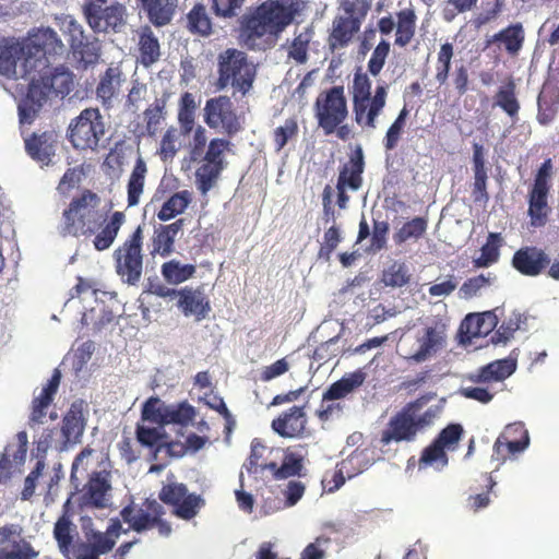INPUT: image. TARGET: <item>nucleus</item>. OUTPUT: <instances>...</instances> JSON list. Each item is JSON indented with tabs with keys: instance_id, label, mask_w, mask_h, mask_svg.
<instances>
[{
	"instance_id": "f03ea898",
	"label": "nucleus",
	"mask_w": 559,
	"mask_h": 559,
	"mask_svg": "<svg viewBox=\"0 0 559 559\" xmlns=\"http://www.w3.org/2000/svg\"><path fill=\"white\" fill-rule=\"evenodd\" d=\"M304 0H265L240 21V36L247 46H273L281 34L306 10Z\"/></svg>"
},
{
	"instance_id": "338daca9",
	"label": "nucleus",
	"mask_w": 559,
	"mask_h": 559,
	"mask_svg": "<svg viewBox=\"0 0 559 559\" xmlns=\"http://www.w3.org/2000/svg\"><path fill=\"white\" fill-rule=\"evenodd\" d=\"M478 0H447L442 8V19L452 22L459 14L472 11Z\"/></svg>"
},
{
	"instance_id": "6ab92c4d",
	"label": "nucleus",
	"mask_w": 559,
	"mask_h": 559,
	"mask_svg": "<svg viewBox=\"0 0 559 559\" xmlns=\"http://www.w3.org/2000/svg\"><path fill=\"white\" fill-rule=\"evenodd\" d=\"M498 324L493 312L469 313L460 326L462 343L471 344L474 338L487 336Z\"/></svg>"
},
{
	"instance_id": "37998d69",
	"label": "nucleus",
	"mask_w": 559,
	"mask_h": 559,
	"mask_svg": "<svg viewBox=\"0 0 559 559\" xmlns=\"http://www.w3.org/2000/svg\"><path fill=\"white\" fill-rule=\"evenodd\" d=\"M192 201V193L188 190H182L174 193L167 201L164 202L157 213V218L162 222H167L177 215L183 213Z\"/></svg>"
},
{
	"instance_id": "c756f323",
	"label": "nucleus",
	"mask_w": 559,
	"mask_h": 559,
	"mask_svg": "<svg viewBox=\"0 0 559 559\" xmlns=\"http://www.w3.org/2000/svg\"><path fill=\"white\" fill-rule=\"evenodd\" d=\"M313 25H308L301 31L296 29L292 40H287L285 49L287 58L294 60L296 64H306L309 60L310 43L314 37Z\"/></svg>"
},
{
	"instance_id": "423d86ee",
	"label": "nucleus",
	"mask_w": 559,
	"mask_h": 559,
	"mask_svg": "<svg viewBox=\"0 0 559 559\" xmlns=\"http://www.w3.org/2000/svg\"><path fill=\"white\" fill-rule=\"evenodd\" d=\"M255 73V67L243 51L229 48L218 56L217 87L221 90L230 85L246 95L252 88Z\"/></svg>"
},
{
	"instance_id": "e433bc0d",
	"label": "nucleus",
	"mask_w": 559,
	"mask_h": 559,
	"mask_svg": "<svg viewBox=\"0 0 559 559\" xmlns=\"http://www.w3.org/2000/svg\"><path fill=\"white\" fill-rule=\"evenodd\" d=\"M135 438L142 447L153 450L154 456L164 448H167L168 452L173 453L174 447L178 445V443L174 442L166 443L164 441L165 433L162 432L159 428L146 427L143 423L136 424ZM179 447H181V444H179Z\"/></svg>"
},
{
	"instance_id": "a211bd4d",
	"label": "nucleus",
	"mask_w": 559,
	"mask_h": 559,
	"mask_svg": "<svg viewBox=\"0 0 559 559\" xmlns=\"http://www.w3.org/2000/svg\"><path fill=\"white\" fill-rule=\"evenodd\" d=\"M82 493L85 506L94 508L106 507L107 496L111 491V474L109 471H92L87 474V480L78 489Z\"/></svg>"
},
{
	"instance_id": "2eb2a0df",
	"label": "nucleus",
	"mask_w": 559,
	"mask_h": 559,
	"mask_svg": "<svg viewBox=\"0 0 559 559\" xmlns=\"http://www.w3.org/2000/svg\"><path fill=\"white\" fill-rule=\"evenodd\" d=\"M19 78L28 80L27 92L17 106L19 119L22 124H31L51 93L46 82L40 78V72L25 75L19 72Z\"/></svg>"
},
{
	"instance_id": "052dcab7",
	"label": "nucleus",
	"mask_w": 559,
	"mask_h": 559,
	"mask_svg": "<svg viewBox=\"0 0 559 559\" xmlns=\"http://www.w3.org/2000/svg\"><path fill=\"white\" fill-rule=\"evenodd\" d=\"M195 416V408L187 401L176 405H167L166 425L176 424L181 426L189 425Z\"/></svg>"
},
{
	"instance_id": "5fc2aeb1",
	"label": "nucleus",
	"mask_w": 559,
	"mask_h": 559,
	"mask_svg": "<svg viewBox=\"0 0 559 559\" xmlns=\"http://www.w3.org/2000/svg\"><path fill=\"white\" fill-rule=\"evenodd\" d=\"M370 452L367 448H357L341 462L343 468L348 471V478L362 473L372 464L373 459L370 457Z\"/></svg>"
},
{
	"instance_id": "6e6552de",
	"label": "nucleus",
	"mask_w": 559,
	"mask_h": 559,
	"mask_svg": "<svg viewBox=\"0 0 559 559\" xmlns=\"http://www.w3.org/2000/svg\"><path fill=\"white\" fill-rule=\"evenodd\" d=\"M105 132V122L99 109L90 107L71 120L68 140L75 150L96 151Z\"/></svg>"
},
{
	"instance_id": "de8ad7c7",
	"label": "nucleus",
	"mask_w": 559,
	"mask_h": 559,
	"mask_svg": "<svg viewBox=\"0 0 559 559\" xmlns=\"http://www.w3.org/2000/svg\"><path fill=\"white\" fill-rule=\"evenodd\" d=\"M364 170V157L360 148L357 150L356 156L352 157L348 164L341 169L338 179L344 178V187L357 190L361 186V174Z\"/></svg>"
},
{
	"instance_id": "4d7b16f0",
	"label": "nucleus",
	"mask_w": 559,
	"mask_h": 559,
	"mask_svg": "<svg viewBox=\"0 0 559 559\" xmlns=\"http://www.w3.org/2000/svg\"><path fill=\"white\" fill-rule=\"evenodd\" d=\"M302 471L304 456L298 453L286 452L281 466L274 473V478L281 480L295 476L301 477L305 476Z\"/></svg>"
},
{
	"instance_id": "2f4dec72",
	"label": "nucleus",
	"mask_w": 559,
	"mask_h": 559,
	"mask_svg": "<svg viewBox=\"0 0 559 559\" xmlns=\"http://www.w3.org/2000/svg\"><path fill=\"white\" fill-rule=\"evenodd\" d=\"M40 78L46 82L50 93L66 96L73 88V74L63 66L51 68L47 63L44 70H38Z\"/></svg>"
},
{
	"instance_id": "f704fd0d",
	"label": "nucleus",
	"mask_w": 559,
	"mask_h": 559,
	"mask_svg": "<svg viewBox=\"0 0 559 559\" xmlns=\"http://www.w3.org/2000/svg\"><path fill=\"white\" fill-rule=\"evenodd\" d=\"M122 82V71L118 67H108L100 75L96 87V96L104 107L110 108Z\"/></svg>"
},
{
	"instance_id": "ea45409f",
	"label": "nucleus",
	"mask_w": 559,
	"mask_h": 559,
	"mask_svg": "<svg viewBox=\"0 0 559 559\" xmlns=\"http://www.w3.org/2000/svg\"><path fill=\"white\" fill-rule=\"evenodd\" d=\"M73 524L66 515H62L55 523L53 537L60 552L68 559L76 554V542L73 540Z\"/></svg>"
},
{
	"instance_id": "864d4df0",
	"label": "nucleus",
	"mask_w": 559,
	"mask_h": 559,
	"mask_svg": "<svg viewBox=\"0 0 559 559\" xmlns=\"http://www.w3.org/2000/svg\"><path fill=\"white\" fill-rule=\"evenodd\" d=\"M195 266L181 264L177 260H170L162 265V275L169 284H180L193 276Z\"/></svg>"
},
{
	"instance_id": "aec40b11",
	"label": "nucleus",
	"mask_w": 559,
	"mask_h": 559,
	"mask_svg": "<svg viewBox=\"0 0 559 559\" xmlns=\"http://www.w3.org/2000/svg\"><path fill=\"white\" fill-rule=\"evenodd\" d=\"M177 307L186 317L193 316L198 321L205 319L211 311L210 300L203 290L190 286L179 289Z\"/></svg>"
},
{
	"instance_id": "20e7f679",
	"label": "nucleus",
	"mask_w": 559,
	"mask_h": 559,
	"mask_svg": "<svg viewBox=\"0 0 559 559\" xmlns=\"http://www.w3.org/2000/svg\"><path fill=\"white\" fill-rule=\"evenodd\" d=\"M352 94L355 122L362 129H376L377 119L386 105L388 86L378 85L371 95V80L358 69L354 74Z\"/></svg>"
},
{
	"instance_id": "393cba45",
	"label": "nucleus",
	"mask_w": 559,
	"mask_h": 559,
	"mask_svg": "<svg viewBox=\"0 0 559 559\" xmlns=\"http://www.w3.org/2000/svg\"><path fill=\"white\" fill-rule=\"evenodd\" d=\"M25 151L32 159L48 165L55 155L56 134L52 131L33 132L24 139Z\"/></svg>"
},
{
	"instance_id": "49530a36",
	"label": "nucleus",
	"mask_w": 559,
	"mask_h": 559,
	"mask_svg": "<svg viewBox=\"0 0 559 559\" xmlns=\"http://www.w3.org/2000/svg\"><path fill=\"white\" fill-rule=\"evenodd\" d=\"M515 82L510 79L496 93L495 102L508 116L515 117L520 110Z\"/></svg>"
},
{
	"instance_id": "69168bd1",
	"label": "nucleus",
	"mask_w": 559,
	"mask_h": 559,
	"mask_svg": "<svg viewBox=\"0 0 559 559\" xmlns=\"http://www.w3.org/2000/svg\"><path fill=\"white\" fill-rule=\"evenodd\" d=\"M391 45L388 40L382 39L373 49L368 61V71L372 76L379 75L385 64V60L390 53Z\"/></svg>"
},
{
	"instance_id": "a19ab883",
	"label": "nucleus",
	"mask_w": 559,
	"mask_h": 559,
	"mask_svg": "<svg viewBox=\"0 0 559 559\" xmlns=\"http://www.w3.org/2000/svg\"><path fill=\"white\" fill-rule=\"evenodd\" d=\"M496 41L503 44L510 55H516L524 43V29L522 24H512L496 33L491 38L487 39V47Z\"/></svg>"
},
{
	"instance_id": "9b49d317",
	"label": "nucleus",
	"mask_w": 559,
	"mask_h": 559,
	"mask_svg": "<svg viewBox=\"0 0 559 559\" xmlns=\"http://www.w3.org/2000/svg\"><path fill=\"white\" fill-rule=\"evenodd\" d=\"M445 338L442 325L426 326L416 335H407L402 338L403 357L408 362H425L443 348Z\"/></svg>"
},
{
	"instance_id": "9d476101",
	"label": "nucleus",
	"mask_w": 559,
	"mask_h": 559,
	"mask_svg": "<svg viewBox=\"0 0 559 559\" xmlns=\"http://www.w3.org/2000/svg\"><path fill=\"white\" fill-rule=\"evenodd\" d=\"M143 227L134 231L114 251L117 274L129 285H135L143 273Z\"/></svg>"
},
{
	"instance_id": "79ce46f5",
	"label": "nucleus",
	"mask_w": 559,
	"mask_h": 559,
	"mask_svg": "<svg viewBox=\"0 0 559 559\" xmlns=\"http://www.w3.org/2000/svg\"><path fill=\"white\" fill-rule=\"evenodd\" d=\"M147 174L146 163L142 157H138L127 185L128 206H135L140 202V197L144 190L145 177Z\"/></svg>"
},
{
	"instance_id": "3c124183",
	"label": "nucleus",
	"mask_w": 559,
	"mask_h": 559,
	"mask_svg": "<svg viewBox=\"0 0 559 559\" xmlns=\"http://www.w3.org/2000/svg\"><path fill=\"white\" fill-rule=\"evenodd\" d=\"M428 222L424 217H414L407 221L393 235L395 245H402L408 240L420 239L427 230Z\"/></svg>"
},
{
	"instance_id": "7ed1b4c3",
	"label": "nucleus",
	"mask_w": 559,
	"mask_h": 559,
	"mask_svg": "<svg viewBox=\"0 0 559 559\" xmlns=\"http://www.w3.org/2000/svg\"><path fill=\"white\" fill-rule=\"evenodd\" d=\"M431 399L430 395H423L408 402L392 415L380 433L379 443L381 448L389 447L392 443L414 442L419 433L430 427L437 417V408L423 409Z\"/></svg>"
},
{
	"instance_id": "e2e57ef3",
	"label": "nucleus",
	"mask_w": 559,
	"mask_h": 559,
	"mask_svg": "<svg viewBox=\"0 0 559 559\" xmlns=\"http://www.w3.org/2000/svg\"><path fill=\"white\" fill-rule=\"evenodd\" d=\"M411 274L408 267L404 263L394 262L389 265L383 272L381 281L385 286L403 287L408 284Z\"/></svg>"
},
{
	"instance_id": "0eeeda50",
	"label": "nucleus",
	"mask_w": 559,
	"mask_h": 559,
	"mask_svg": "<svg viewBox=\"0 0 559 559\" xmlns=\"http://www.w3.org/2000/svg\"><path fill=\"white\" fill-rule=\"evenodd\" d=\"M164 514V507L155 499L150 498L139 504H128L120 511L121 519L129 524L130 530L142 533L157 528L160 536L168 537L173 527L168 521L163 519Z\"/></svg>"
},
{
	"instance_id": "dca6fc26",
	"label": "nucleus",
	"mask_w": 559,
	"mask_h": 559,
	"mask_svg": "<svg viewBox=\"0 0 559 559\" xmlns=\"http://www.w3.org/2000/svg\"><path fill=\"white\" fill-rule=\"evenodd\" d=\"M85 19L95 32H117L126 24V7L114 3L106 8L88 2L83 7Z\"/></svg>"
},
{
	"instance_id": "5701e85b",
	"label": "nucleus",
	"mask_w": 559,
	"mask_h": 559,
	"mask_svg": "<svg viewBox=\"0 0 559 559\" xmlns=\"http://www.w3.org/2000/svg\"><path fill=\"white\" fill-rule=\"evenodd\" d=\"M25 50L20 41L0 38V74L9 79H19Z\"/></svg>"
},
{
	"instance_id": "09e8293b",
	"label": "nucleus",
	"mask_w": 559,
	"mask_h": 559,
	"mask_svg": "<svg viewBox=\"0 0 559 559\" xmlns=\"http://www.w3.org/2000/svg\"><path fill=\"white\" fill-rule=\"evenodd\" d=\"M84 419L81 412L70 409L62 420V436L66 443L75 444L81 441L84 432Z\"/></svg>"
},
{
	"instance_id": "412c9836",
	"label": "nucleus",
	"mask_w": 559,
	"mask_h": 559,
	"mask_svg": "<svg viewBox=\"0 0 559 559\" xmlns=\"http://www.w3.org/2000/svg\"><path fill=\"white\" fill-rule=\"evenodd\" d=\"M307 424L304 407L293 406L272 420V429L283 438H298L302 436Z\"/></svg>"
},
{
	"instance_id": "c9c22d12",
	"label": "nucleus",
	"mask_w": 559,
	"mask_h": 559,
	"mask_svg": "<svg viewBox=\"0 0 559 559\" xmlns=\"http://www.w3.org/2000/svg\"><path fill=\"white\" fill-rule=\"evenodd\" d=\"M116 545L114 537L105 532L92 531L86 535V542H76V552H82L88 557L99 558L108 554Z\"/></svg>"
},
{
	"instance_id": "58836bf2",
	"label": "nucleus",
	"mask_w": 559,
	"mask_h": 559,
	"mask_svg": "<svg viewBox=\"0 0 559 559\" xmlns=\"http://www.w3.org/2000/svg\"><path fill=\"white\" fill-rule=\"evenodd\" d=\"M366 379L361 370H357L342 377L338 381L332 383L323 394L324 401H333L345 397L347 394L359 388Z\"/></svg>"
},
{
	"instance_id": "f8f14e48",
	"label": "nucleus",
	"mask_w": 559,
	"mask_h": 559,
	"mask_svg": "<svg viewBox=\"0 0 559 559\" xmlns=\"http://www.w3.org/2000/svg\"><path fill=\"white\" fill-rule=\"evenodd\" d=\"M59 29L68 36L73 57L85 67L98 61L100 45L95 36L84 34L82 25L71 15L56 16Z\"/></svg>"
},
{
	"instance_id": "39448f33",
	"label": "nucleus",
	"mask_w": 559,
	"mask_h": 559,
	"mask_svg": "<svg viewBox=\"0 0 559 559\" xmlns=\"http://www.w3.org/2000/svg\"><path fill=\"white\" fill-rule=\"evenodd\" d=\"M22 45L25 50L20 71L22 75L44 70L49 63L48 56H61L64 52L62 40L50 27L34 28Z\"/></svg>"
},
{
	"instance_id": "f3484780",
	"label": "nucleus",
	"mask_w": 559,
	"mask_h": 559,
	"mask_svg": "<svg viewBox=\"0 0 559 559\" xmlns=\"http://www.w3.org/2000/svg\"><path fill=\"white\" fill-rule=\"evenodd\" d=\"M550 257L542 248L536 246H524L516 250L512 257L511 264L520 274L536 277L544 273L549 266Z\"/></svg>"
},
{
	"instance_id": "ddd939ff",
	"label": "nucleus",
	"mask_w": 559,
	"mask_h": 559,
	"mask_svg": "<svg viewBox=\"0 0 559 559\" xmlns=\"http://www.w3.org/2000/svg\"><path fill=\"white\" fill-rule=\"evenodd\" d=\"M158 499L173 508V515L185 521L194 519L205 506V501L200 495L190 493L185 484L176 480L163 484Z\"/></svg>"
},
{
	"instance_id": "cd10ccee",
	"label": "nucleus",
	"mask_w": 559,
	"mask_h": 559,
	"mask_svg": "<svg viewBox=\"0 0 559 559\" xmlns=\"http://www.w3.org/2000/svg\"><path fill=\"white\" fill-rule=\"evenodd\" d=\"M472 163L474 171V201L487 202L489 200L487 192L488 168L486 167L484 146L479 143L473 144Z\"/></svg>"
},
{
	"instance_id": "7c9ffc66",
	"label": "nucleus",
	"mask_w": 559,
	"mask_h": 559,
	"mask_svg": "<svg viewBox=\"0 0 559 559\" xmlns=\"http://www.w3.org/2000/svg\"><path fill=\"white\" fill-rule=\"evenodd\" d=\"M139 3L148 21L153 25L162 27L171 22L178 0H139Z\"/></svg>"
},
{
	"instance_id": "473e14b6",
	"label": "nucleus",
	"mask_w": 559,
	"mask_h": 559,
	"mask_svg": "<svg viewBox=\"0 0 559 559\" xmlns=\"http://www.w3.org/2000/svg\"><path fill=\"white\" fill-rule=\"evenodd\" d=\"M167 97L154 99L143 111L144 127L141 135L155 136L160 130L167 116Z\"/></svg>"
},
{
	"instance_id": "bf43d9fd",
	"label": "nucleus",
	"mask_w": 559,
	"mask_h": 559,
	"mask_svg": "<svg viewBox=\"0 0 559 559\" xmlns=\"http://www.w3.org/2000/svg\"><path fill=\"white\" fill-rule=\"evenodd\" d=\"M94 454L95 450L91 447H86L74 457L71 466L70 480L75 489H79L82 477L87 474Z\"/></svg>"
},
{
	"instance_id": "0e129e2a",
	"label": "nucleus",
	"mask_w": 559,
	"mask_h": 559,
	"mask_svg": "<svg viewBox=\"0 0 559 559\" xmlns=\"http://www.w3.org/2000/svg\"><path fill=\"white\" fill-rule=\"evenodd\" d=\"M454 56V48L451 43L441 45L437 57L436 80L439 84H444L448 81L449 72L451 69V61Z\"/></svg>"
},
{
	"instance_id": "4c0bfd02",
	"label": "nucleus",
	"mask_w": 559,
	"mask_h": 559,
	"mask_svg": "<svg viewBox=\"0 0 559 559\" xmlns=\"http://www.w3.org/2000/svg\"><path fill=\"white\" fill-rule=\"evenodd\" d=\"M417 16L413 9H404L396 13V32L394 45L401 48L408 46L416 34Z\"/></svg>"
},
{
	"instance_id": "72a5a7b5",
	"label": "nucleus",
	"mask_w": 559,
	"mask_h": 559,
	"mask_svg": "<svg viewBox=\"0 0 559 559\" xmlns=\"http://www.w3.org/2000/svg\"><path fill=\"white\" fill-rule=\"evenodd\" d=\"M138 46L139 61L143 67L150 68L159 60L160 45L150 26H143L139 31Z\"/></svg>"
},
{
	"instance_id": "c03bdc74",
	"label": "nucleus",
	"mask_w": 559,
	"mask_h": 559,
	"mask_svg": "<svg viewBox=\"0 0 559 559\" xmlns=\"http://www.w3.org/2000/svg\"><path fill=\"white\" fill-rule=\"evenodd\" d=\"M187 26L192 34L209 36L212 33V20L207 13L206 7L197 3L187 14Z\"/></svg>"
},
{
	"instance_id": "1a4fd4ad",
	"label": "nucleus",
	"mask_w": 559,
	"mask_h": 559,
	"mask_svg": "<svg viewBox=\"0 0 559 559\" xmlns=\"http://www.w3.org/2000/svg\"><path fill=\"white\" fill-rule=\"evenodd\" d=\"M314 116L325 135L334 133L348 117L347 99L343 85L322 91L314 102Z\"/></svg>"
},
{
	"instance_id": "a878e982",
	"label": "nucleus",
	"mask_w": 559,
	"mask_h": 559,
	"mask_svg": "<svg viewBox=\"0 0 559 559\" xmlns=\"http://www.w3.org/2000/svg\"><path fill=\"white\" fill-rule=\"evenodd\" d=\"M182 227V218L171 224L156 227L151 238V255L159 254L163 258L170 255L174 252L175 239Z\"/></svg>"
},
{
	"instance_id": "680f3d73",
	"label": "nucleus",
	"mask_w": 559,
	"mask_h": 559,
	"mask_svg": "<svg viewBox=\"0 0 559 559\" xmlns=\"http://www.w3.org/2000/svg\"><path fill=\"white\" fill-rule=\"evenodd\" d=\"M408 116V109L404 106L399 112L395 120L386 130V133L383 139V146L385 151H393L401 140V136L404 132V128L406 126V119Z\"/></svg>"
},
{
	"instance_id": "f257e3e1",
	"label": "nucleus",
	"mask_w": 559,
	"mask_h": 559,
	"mask_svg": "<svg viewBox=\"0 0 559 559\" xmlns=\"http://www.w3.org/2000/svg\"><path fill=\"white\" fill-rule=\"evenodd\" d=\"M100 197L84 189L80 194L73 197L63 209L58 224V233L63 238H91L94 236L93 245L97 251H104L111 247L121 226L126 222L123 212H114L107 224L102 228L105 218L99 210Z\"/></svg>"
},
{
	"instance_id": "13d9d810",
	"label": "nucleus",
	"mask_w": 559,
	"mask_h": 559,
	"mask_svg": "<svg viewBox=\"0 0 559 559\" xmlns=\"http://www.w3.org/2000/svg\"><path fill=\"white\" fill-rule=\"evenodd\" d=\"M525 441L526 440L503 439L502 436H499L493 444V455L496 460L506 462L508 459L524 451L528 447V442Z\"/></svg>"
},
{
	"instance_id": "774afa93",
	"label": "nucleus",
	"mask_w": 559,
	"mask_h": 559,
	"mask_svg": "<svg viewBox=\"0 0 559 559\" xmlns=\"http://www.w3.org/2000/svg\"><path fill=\"white\" fill-rule=\"evenodd\" d=\"M341 8L345 12L344 16L358 20L361 25L371 8V0H342Z\"/></svg>"
},
{
	"instance_id": "bb28decb",
	"label": "nucleus",
	"mask_w": 559,
	"mask_h": 559,
	"mask_svg": "<svg viewBox=\"0 0 559 559\" xmlns=\"http://www.w3.org/2000/svg\"><path fill=\"white\" fill-rule=\"evenodd\" d=\"M548 192L544 183L537 180L528 193V216L533 227H543L548 221L550 207L547 202Z\"/></svg>"
},
{
	"instance_id": "4be33fe9",
	"label": "nucleus",
	"mask_w": 559,
	"mask_h": 559,
	"mask_svg": "<svg viewBox=\"0 0 559 559\" xmlns=\"http://www.w3.org/2000/svg\"><path fill=\"white\" fill-rule=\"evenodd\" d=\"M61 381V372L55 369L48 383L41 389L39 395L35 396L32 401V412L28 418L29 427H35L43 424L47 415V408L53 401Z\"/></svg>"
},
{
	"instance_id": "c85d7f7f",
	"label": "nucleus",
	"mask_w": 559,
	"mask_h": 559,
	"mask_svg": "<svg viewBox=\"0 0 559 559\" xmlns=\"http://www.w3.org/2000/svg\"><path fill=\"white\" fill-rule=\"evenodd\" d=\"M516 369L514 359L506 358L495 360L469 374L468 379L475 383L497 382L509 378Z\"/></svg>"
},
{
	"instance_id": "b1692460",
	"label": "nucleus",
	"mask_w": 559,
	"mask_h": 559,
	"mask_svg": "<svg viewBox=\"0 0 559 559\" xmlns=\"http://www.w3.org/2000/svg\"><path fill=\"white\" fill-rule=\"evenodd\" d=\"M358 20H352L344 15H336L332 22V29L328 37V45L331 51L347 47L355 35L360 31Z\"/></svg>"
},
{
	"instance_id": "603ef678",
	"label": "nucleus",
	"mask_w": 559,
	"mask_h": 559,
	"mask_svg": "<svg viewBox=\"0 0 559 559\" xmlns=\"http://www.w3.org/2000/svg\"><path fill=\"white\" fill-rule=\"evenodd\" d=\"M167 405L158 397L151 396L142 405L141 421L165 426Z\"/></svg>"
},
{
	"instance_id": "8fccbe9b",
	"label": "nucleus",
	"mask_w": 559,
	"mask_h": 559,
	"mask_svg": "<svg viewBox=\"0 0 559 559\" xmlns=\"http://www.w3.org/2000/svg\"><path fill=\"white\" fill-rule=\"evenodd\" d=\"M502 237L499 233H490L486 243L480 249V255L474 260L476 267H488L496 263L500 257V247L502 246Z\"/></svg>"
},
{
	"instance_id": "4468645a",
	"label": "nucleus",
	"mask_w": 559,
	"mask_h": 559,
	"mask_svg": "<svg viewBox=\"0 0 559 559\" xmlns=\"http://www.w3.org/2000/svg\"><path fill=\"white\" fill-rule=\"evenodd\" d=\"M204 121L211 129L221 128L228 136L241 130L231 99L226 95L210 98L204 107Z\"/></svg>"
},
{
	"instance_id": "6e6d98bb",
	"label": "nucleus",
	"mask_w": 559,
	"mask_h": 559,
	"mask_svg": "<svg viewBox=\"0 0 559 559\" xmlns=\"http://www.w3.org/2000/svg\"><path fill=\"white\" fill-rule=\"evenodd\" d=\"M299 126L296 117L287 118L283 124L273 130V142L276 153H280L290 140L298 136Z\"/></svg>"
},
{
	"instance_id": "a18cd8bd",
	"label": "nucleus",
	"mask_w": 559,
	"mask_h": 559,
	"mask_svg": "<svg viewBox=\"0 0 559 559\" xmlns=\"http://www.w3.org/2000/svg\"><path fill=\"white\" fill-rule=\"evenodd\" d=\"M224 169V165L202 164L195 170V185L201 194L205 195L213 189Z\"/></svg>"
}]
</instances>
